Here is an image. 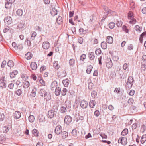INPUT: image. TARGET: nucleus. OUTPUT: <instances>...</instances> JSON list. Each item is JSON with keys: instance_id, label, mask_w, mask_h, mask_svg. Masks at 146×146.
Returning a JSON list of instances; mask_svg holds the SVG:
<instances>
[{"instance_id": "obj_1", "label": "nucleus", "mask_w": 146, "mask_h": 146, "mask_svg": "<svg viewBox=\"0 0 146 146\" xmlns=\"http://www.w3.org/2000/svg\"><path fill=\"white\" fill-rule=\"evenodd\" d=\"M39 93L41 96H44L46 100H48L50 99L51 96L50 94L46 92L44 89H40Z\"/></svg>"}, {"instance_id": "obj_2", "label": "nucleus", "mask_w": 146, "mask_h": 146, "mask_svg": "<svg viewBox=\"0 0 146 146\" xmlns=\"http://www.w3.org/2000/svg\"><path fill=\"white\" fill-rule=\"evenodd\" d=\"M72 117L69 115H66L65 116L64 121L66 124H70L72 121Z\"/></svg>"}, {"instance_id": "obj_3", "label": "nucleus", "mask_w": 146, "mask_h": 146, "mask_svg": "<svg viewBox=\"0 0 146 146\" xmlns=\"http://www.w3.org/2000/svg\"><path fill=\"white\" fill-rule=\"evenodd\" d=\"M119 143H121L123 145H125L127 143V139L126 137H123L121 139H119L118 140Z\"/></svg>"}, {"instance_id": "obj_4", "label": "nucleus", "mask_w": 146, "mask_h": 146, "mask_svg": "<svg viewBox=\"0 0 146 146\" xmlns=\"http://www.w3.org/2000/svg\"><path fill=\"white\" fill-rule=\"evenodd\" d=\"M62 127L60 125L56 127L55 129V132L57 135H59L62 132Z\"/></svg>"}, {"instance_id": "obj_5", "label": "nucleus", "mask_w": 146, "mask_h": 146, "mask_svg": "<svg viewBox=\"0 0 146 146\" xmlns=\"http://www.w3.org/2000/svg\"><path fill=\"white\" fill-rule=\"evenodd\" d=\"M4 21L5 23L10 24L12 22V19L11 17L7 16L4 18Z\"/></svg>"}, {"instance_id": "obj_6", "label": "nucleus", "mask_w": 146, "mask_h": 146, "mask_svg": "<svg viewBox=\"0 0 146 146\" xmlns=\"http://www.w3.org/2000/svg\"><path fill=\"white\" fill-rule=\"evenodd\" d=\"M88 104V102L84 100L81 101L80 102L81 107L83 109L86 108L87 107Z\"/></svg>"}, {"instance_id": "obj_7", "label": "nucleus", "mask_w": 146, "mask_h": 146, "mask_svg": "<svg viewBox=\"0 0 146 146\" xmlns=\"http://www.w3.org/2000/svg\"><path fill=\"white\" fill-rule=\"evenodd\" d=\"M113 63L110 58L108 59L107 62L106 63V66L108 68H111L112 66Z\"/></svg>"}, {"instance_id": "obj_8", "label": "nucleus", "mask_w": 146, "mask_h": 146, "mask_svg": "<svg viewBox=\"0 0 146 146\" xmlns=\"http://www.w3.org/2000/svg\"><path fill=\"white\" fill-rule=\"evenodd\" d=\"M50 46V43L48 42H44L42 44V48L45 49H48Z\"/></svg>"}, {"instance_id": "obj_9", "label": "nucleus", "mask_w": 146, "mask_h": 146, "mask_svg": "<svg viewBox=\"0 0 146 146\" xmlns=\"http://www.w3.org/2000/svg\"><path fill=\"white\" fill-rule=\"evenodd\" d=\"M66 75V72L65 70L62 71L58 73V77H65Z\"/></svg>"}, {"instance_id": "obj_10", "label": "nucleus", "mask_w": 146, "mask_h": 146, "mask_svg": "<svg viewBox=\"0 0 146 146\" xmlns=\"http://www.w3.org/2000/svg\"><path fill=\"white\" fill-rule=\"evenodd\" d=\"M56 114L54 112L51 110L49 111L48 113V118H52L54 115Z\"/></svg>"}, {"instance_id": "obj_11", "label": "nucleus", "mask_w": 146, "mask_h": 146, "mask_svg": "<svg viewBox=\"0 0 146 146\" xmlns=\"http://www.w3.org/2000/svg\"><path fill=\"white\" fill-rule=\"evenodd\" d=\"M30 66L31 69L34 70H36L37 68V65L35 62H32L30 64Z\"/></svg>"}, {"instance_id": "obj_12", "label": "nucleus", "mask_w": 146, "mask_h": 146, "mask_svg": "<svg viewBox=\"0 0 146 146\" xmlns=\"http://www.w3.org/2000/svg\"><path fill=\"white\" fill-rule=\"evenodd\" d=\"M21 116V113L20 112L17 111L14 114V117L16 119L19 118Z\"/></svg>"}, {"instance_id": "obj_13", "label": "nucleus", "mask_w": 146, "mask_h": 146, "mask_svg": "<svg viewBox=\"0 0 146 146\" xmlns=\"http://www.w3.org/2000/svg\"><path fill=\"white\" fill-rule=\"evenodd\" d=\"M18 72L17 70H14L10 74V76L11 78H13L17 74Z\"/></svg>"}, {"instance_id": "obj_14", "label": "nucleus", "mask_w": 146, "mask_h": 146, "mask_svg": "<svg viewBox=\"0 0 146 146\" xmlns=\"http://www.w3.org/2000/svg\"><path fill=\"white\" fill-rule=\"evenodd\" d=\"M106 40L108 43L112 44L113 41V38L110 36H109L107 37Z\"/></svg>"}, {"instance_id": "obj_15", "label": "nucleus", "mask_w": 146, "mask_h": 146, "mask_svg": "<svg viewBox=\"0 0 146 146\" xmlns=\"http://www.w3.org/2000/svg\"><path fill=\"white\" fill-rule=\"evenodd\" d=\"M23 87L25 88H27L30 86L29 81H25L23 82Z\"/></svg>"}, {"instance_id": "obj_16", "label": "nucleus", "mask_w": 146, "mask_h": 146, "mask_svg": "<svg viewBox=\"0 0 146 146\" xmlns=\"http://www.w3.org/2000/svg\"><path fill=\"white\" fill-rule=\"evenodd\" d=\"M38 120L40 122H43L44 121L45 118L42 114H40L38 117Z\"/></svg>"}, {"instance_id": "obj_17", "label": "nucleus", "mask_w": 146, "mask_h": 146, "mask_svg": "<svg viewBox=\"0 0 146 146\" xmlns=\"http://www.w3.org/2000/svg\"><path fill=\"white\" fill-rule=\"evenodd\" d=\"M61 92V89L60 87L56 88L55 91V93L56 96H59Z\"/></svg>"}, {"instance_id": "obj_18", "label": "nucleus", "mask_w": 146, "mask_h": 146, "mask_svg": "<svg viewBox=\"0 0 146 146\" xmlns=\"http://www.w3.org/2000/svg\"><path fill=\"white\" fill-rule=\"evenodd\" d=\"M33 56L32 54L30 52L27 53L25 55V58L27 60L31 58Z\"/></svg>"}, {"instance_id": "obj_19", "label": "nucleus", "mask_w": 146, "mask_h": 146, "mask_svg": "<svg viewBox=\"0 0 146 146\" xmlns=\"http://www.w3.org/2000/svg\"><path fill=\"white\" fill-rule=\"evenodd\" d=\"M57 86V82L56 81H54L52 83L51 85V88L52 90H53L54 88L56 87H56Z\"/></svg>"}, {"instance_id": "obj_20", "label": "nucleus", "mask_w": 146, "mask_h": 146, "mask_svg": "<svg viewBox=\"0 0 146 146\" xmlns=\"http://www.w3.org/2000/svg\"><path fill=\"white\" fill-rule=\"evenodd\" d=\"M50 13L52 16H54L57 14V9L55 8H53L50 12Z\"/></svg>"}, {"instance_id": "obj_21", "label": "nucleus", "mask_w": 146, "mask_h": 146, "mask_svg": "<svg viewBox=\"0 0 146 146\" xmlns=\"http://www.w3.org/2000/svg\"><path fill=\"white\" fill-rule=\"evenodd\" d=\"M8 125L5 126L3 128V133H7L9 131L10 128Z\"/></svg>"}, {"instance_id": "obj_22", "label": "nucleus", "mask_w": 146, "mask_h": 146, "mask_svg": "<svg viewBox=\"0 0 146 146\" xmlns=\"http://www.w3.org/2000/svg\"><path fill=\"white\" fill-rule=\"evenodd\" d=\"M62 83L65 87H67L69 84V80L67 79L63 80L62 81Z\"/></svg>"}, {"instance_id": "obj_23", "label": "nucleus", "mask_w": 146, "mask_h": 146, "mask_svg": "<svg viewBox=\"0 0 146 146\" xmlns=\"http://www.w3.org/2000/svg\"><path fill=\"white\" fill-rule=\"evenodd\" d=\"M101 47L104 49H105L107 47V44L106 42H103L101 43Z\"/></svg>"}, {"instance_id": "obj_24", "label": "nucleus", "mask_w": 146, "mask_h": 146, "mask_svg": "<svg viewBox=\"0 0 146 146\" xmlns=\"http://www.w3.org/2000/svg\"><path fill=\"white\" fill-rule=\"evenodd\" d=\"M89 57L90 60H92L95 58L94 53L93 52H91L89 54Z\"/></svg>"}, {"instance_id": "obj_25", "label": "nucleus", "mask_w": 146, "mask_h": 146, "mask_svg": "<svg viewBox=\"0 0 146 146\" xmlns=\"http://www.w3.org/2000/svg\"><path fill=\"white\" fill-rule=\"evenodd\" d=\"M11 5L12 4L7 1L5 2V7L7 9H9L11 8Z\"/></svg>"}, {"instance_id": "obj_26", "label": "nucleus", "mask_w": 146, "mask_h": 146, "mask_svg": "<svg viewBox=\"0 0 146 146\" xmlns=\"http://www.w3.org/2000/svg\"><path fill=\"white\" fill-rule=\"evenodd\" d=\"M23 11L21 9H18L16 12L17 14L19 16H21L22 15Z\"/></svg>"}, {"instance_id": "obj_27", "label": "nucleus", "mask_w": 146, "mask_h": 146, "mask_svg": "<svg viewBox=\"0 0 146 146\" xmlns=\"http://www.w3.org/2000/svg\"><path fill=\"white\" fill-rule=\"evenodd\" d=\"M92 68L93 67L92 65H89L86 71L87 73L88 74H90L91 72Z\"/></svg>"}, {"instance_id": "obj_28", "label": "nucleus", "mask_w": 146, "mask_h": 146, "mask_svg": "<svg viewBox=\"0 0 146 146\" xmlns=\"http://www.w3.org/2000/svg\"><path fill=\"white\" fill-rule=\"evenodd\" d=\"M95 101L94 100L90 101L89 103L90 107L92 108H93L95 106Z\"/></svg>"}, {"instance_id": "obj_29", "label": "nucleus", "mask_w": 146, "mask_h": 146, "mask_svg": "<svg viewBox=\"0 0 146 146\" xmlns=\"http://www.w3.org/2000/svg\"><path fill=\"white\" fill-rule=\"evenodd\" d=\"M62 137L63 139H65L68 136V133L66 131H64L61 132Z\"/></svg>"}, {"instance_id": "obj_30", "label": "nucleus", "mask_w": 146, "mask_h": 146, "mask_svg": "<svg viewBox=\"0 0 146 146\" xmlns=\"http://www.w3.org/2000/svg\"><path fill=\"white\" fill-rule=\"evenodd\" d=\"M32 134L35 136L37 137L38 136L39 133L37 130L35 129L33 130Z\"/></svg>"}, {"instance_id": "obj_31", "label": "nucleus", "mask_w": 146, "mask_h": 146, "mask_svg": "<svg viewBox=\"0 0 146 146\" xmlns=\"http://www.w3.org/2000/svg\"><path fill=\"white\" fill-rule=\"evenodd\" d=\"M37 89L35 87H34L32 89V91L31 92V95L33 97H35L36 95V92L37 91Z\"/></svg>"}, {"instance_id": "obj_32", "label": "nucleus", "mask_w": 146, "mask_h": 146, "mask_svg": "<svg viewBox=\"0 0 146 146\" xmlns=\"http://www.w3.org/2000/svg\"><path fill=\"white\" fill-rule=\"evenodd\" d=\"M14 65V63L12 60H9L7 63V65L8 66L10 67H13Z\"/></svg>"}, {"instance_id": "obj_33", "label": "nucleus", "mask_w": 146, "mask_h": 146, "mask_svg": "<svg viewBox=\"0 0 146 146\" xmlns=\"http://www.w3.org/2000/svg\"><path fill=\"white\" fill-rule=\"evenodd\" d=\"M145 141H146V135H144L142 136L141 142L142 144H143Z\"/></svg>"}, {"instance_id": "obj_34", "label": "nucleus", "mask_w": 146, "mask_h": 146, "mask_svg": "<svg viewBox=\"0 0 146 146\" xmlns=\"http://www.w3.org/2000/svg\"><path fill=\"white\" fill-rule=\"evenodd\" d=\"M146 35V32H144L142 33L140 36L139 40L141 42L143 41V37L144 36Z\"/></svg>"}, {"instance_id": "obj_35", "label": "nucleus", "mask_w": 146, "mask_h": 146, "mask_svg": "<svg viewBox=\"0 0 146 146\" xmlns=\"http://www.w3.org/2000/svg\"><path fill=\"white\" fill-rule=\"evenodd\" d=\"M60 112L63 113H64L67 111V110L66 107H62L60 109Z\"/></svg>"}, {"instance_id": "obj_36", "label": "nucleus", "mask_w": 146, "mask_h": 146, "mask_svg": "<svg viewBox=\"0 0 146 146\" xmlns=\"http://www.w3.org/2000/svg\"><path fill=\"white\" fill-rule=\"evenodd\" d=\"M128 130L127 129H124L121 132V134L123 135H125L128 133Z\"/></svg>"}, {"instance_id": "obj_37", "label": "nucleus", "mask_w": 146, "mask_h": 146, "mask_svg": "<svg viewBox=\"0 0 146 146\" xmlns=\"http://www.w3.org/2000/svg\"><path fill=\"white\" fill-rule=\"evenodd\" d=\"M58 107L56 106H53L52 110H51L52 111L55 113H57V111H58Z\"/></svg>"}, {"instance_id": "obj_38", "label": "nucleus", "mask_w": 146, "mask_h": 146, "mask_svg": "<svg viewBox=\"0 0 146 146\" xmlns=\"http://www.w3.org/2000/svg\"><path fill=\"white\" fill-rule=\"evenodd\" d=\"M56 21L58 24H61L62 21V17L61 16H59L57 19Z\"/></svg>"}, {"instance_id": "obj_39", "label": "nucleus", "mask_w": 146, "mask_h": 146, "mask_svg": "<svg viewBox=\"0 0 146 146\" xmlns=\"http://www.w3.org/2000/svg\"><path fill=\"white\" fill-rule=\"evenodd\" d=\"M37 33L35 32H33L31 34V39L32 40H34L36 36Z\"/></svg>"}, {"instance_id": "obj_40", "label": "nucleus", "mask_w": 146, "mask_h": 146, "mask_svg": "<svg viewBox=\"0 0 146 146\" xmlns=\"http://www.w3.org/2000/svg\"><path fill=\"white\" fill-rule=\"evenodd\" d=\"M29 122L32 123L35 120L34 117L33 115H31L29 117Z\"/></svg>"}, {"instance_id": "obj_41", "label": "nucleus", "mask_w": 146, "mask_h": 146, "mask_svg": "<svg viewBox=\"0 0 146 146\" xmlns=\"http://www.w3.org/2000/svg\"><path fill=\"white\" fill-rule=\"evenodd\" d=\"M127 82H129V83H132L133 84L134 82V80L133 77L131 76H129L128 78Z\"/></svg>"}, {"instance_id": "obj_42", "label": "nucleus", "mask_w": 146, "mask_h": 146, "mask_svg": "<svg viewBox=\"0 0 146 146\" xmlns=\"http://www.w3.org/2000/svg\"><path fill=\"white\" fill-rule=\"evenodd\" d=\"M6 84L4 82H0V87L3 89L5 88L6 87Z\"/></svg>"}, {"instance_id": "obj_43", "label": "nucleus", "mask_w": 146, "mask_h": 146, "mask_svg": "<svg viewBox=\"0 0 146 146\" xmlns=\"http://www.w3.org/2000/svg\"><path fill=\"white\" fill-rule=\"evenodd\" d=\"M71 134L73 136H76L77 134V131L76 129H73L71 132Z\"/></svg>"}, {"instance_id": "obj_44", "label": "nucleus", "mask_w": 146, "mask_h": 146, "mask_svg": "<svg viewBox=\"0 0 146 146\" xmlns=\"http://www.w3.org/2000/svg\"><path fill=\"white\" fill-rule=\"evenodd\" d=\"M104 9L105 11V12L104 13H111V10L109 9H108L107 7L106 6H104Z\"/></svg>"}, {"instance_id": "obj_45", "label": "nucleus", "mask_w": 146, "mask_h": 146, "mask_svg": "<svg viewBox=\"0 0 146 146\" xmlns=\"http://www.w3.org/2000/svg\"><path fill=\"white\" fill-rule=\"evenodd\" d=\"M15 93L18 96H19L22 93V91L21 89H18L17 91L15 92Z\"/></svg>"}, {"instance_id": "obj_46", "label": "nucleus", "mask_w": 146, "mask_h": 146, "mask_svg": "<svg viewBox=\"0 0 146 146\" xmlns=\"http://www.w3.org/2000/svg\"><path fill=\"white\" fill-rule=\"evenodd\" d=\"M115 24L113 22H110L109 24V27L110 29H113L115 26Z\"/></svg>"}, {"instance_id": "obj_47", "label": "nucleus", "mask_w": 146, "mask_h": 146, "mask_svg": "<svg viewBox=\"0 0 146 146\" xmlns=\"http://www.w3.org/2000/svg\"><path fill=\"white\" fill-rule=\"evenodd\" d=\"M96 54L97 55H98L101 53V51L100 49H97L95 51Z\"/></svg>"}, {"instance_id": "obj_48", "label": "nucleus", "mask_w": 146, "mask_h": 146, "mask_svg": "<svg viewBox=\"0 0 146 146\" xmlns=\"http://www.w3.org/2000/svg\"><path fill=\"white\" fill-rule=\"evenodd\" d=\"M67 92V90L65 88H63L62 91L61 92L62 95L63 96H65L66 95Z\"/></svg>"}, {"instance_id": "obj_49", "label": "nucleus", "mask_w": 146, "mask_h": 146, "mask_svg": "<svg viewBox=\"0 0 146 146\" xmlns=\"http://www.w3.org/2000/svg\"><path fill=\"white\" fill-rule=\"evenodd\" d=\"M5 116L4 114L3 113H0V121H3L4 119Z\"/></svg>"}, {"instance_id": "obj_50", "label": "nucleus", "mask_w": 146, "mask_h": 146, "mask_svg": "<svg viewBox=\"0 0 146 146\" xmlns=\"http://www.w3.org/2000/svg\"><path fill=\"white\" fill-rule=\"evenodd\" d=\"M24 24L21 23L19 24L17 26L18 29H21L24 28Z\"/></svg>"}, {"instance_id": "obj_51", "label": "nucleus", "mask_w": 146, "mask_h": 146, "mask_svg": "<svg viewBox=\"0 0 146 146\" xmlns=\"http://www.w3.org/2000/svg\"><path fill=\"white\" fill-rule=\"evenodd\" d=\"M75 61L74 59H72L70 60L69 64L70 66H73L74 64Z\"/></svg>"}, {"instance_id": "obj_52", "label": "nucleus", "mask_w": 146, "mask_h": 146, "mask_svg": "<svg viewBox=\"0 0 146 146\" xmlns=\"http://www.w3.org/2000/svg\"><path fill=\"white\" fill-rule=\"evenodd\" d=\"M136 22V19L134 18H132L131 19V20L130 21L129 23L131 24H134Z\"/></svg>"}, {"instance_id": "obj_53", "label": "nucleus", "mask_w": 146, "mask_h": 146, "mask_svg": "<svg viewBox=\"0 0 146 146\" xmlns=\"http://www.w3.org/2000/svg\"><path fill=\"white\" fill-rule=\"evenodd\" d=\"M133 102L134 100L132 98H129L128 101V103L130 105H132L133 104Z\"/></svg>"}, {"instance_id": "obj_54", "label": "nucleus", "mask_w": 146, "mask_h": 146, "mask_svg": "<svg viewBox=\"0 0 146 146\" xmlns=\"http://www.w3.org/2000/svg\"><path fill=\"white\" fill-rule=\"evenodd\" d=\"M86 58V55L85 54H83L80 56V60L82 61H84Z\"/></svg>"}, {"instance_id": "obj_55", "label": "nucleus", "mask_w": 146, "mask_h": 146, "mask_svg": "<svg viewBox=\"0 0 146 146\" xmlns=\"http://www.w3.org/2000/svg\"><path fill=\"white\" fill-rule=\"evenodd\" d=\"M100 135L102 137V138L106 139L107 138V136L105 134L101 133H100Z\"/></svg>"}, {"instance_id": "obj_56", "label": "nucleus", "mask_w": 146, "mask_h": 146, "mask_svg": "<svg viewBox=\"0 0 146 146\" xmlns=\"http://www.w3.org/2000/svg\"><path fill=\"white\" fill-rule=\"evenodd\" d=\"M120 91V88L119 87L116 88L114 90L115 92H117V93H119Z\"/></svg>"}, {"instance_id": "obj_57", "label": "nucleus", "mask_w": 146, "mask_h": 146, "mask_svg": "<svg viewBox=\"0 0 146 146\" xmlns=\"http://www.w3.org/2000/svg\"><path fill=\"white\" fill-rule=\"evenodd\" d=\"M116 24L118 27H121L122 25V22L121 21H118Z\"/></svg>"}, {"instance_id": "obj_58", "label": "nucleus", "mask_w": 146, "mask_h": 146, "mask_svg": "<svg viewBox=\"0 0 146 146\" xmlns=\"http://www.w3.org/2000/svg\"><path fill=\"white\" fill-rule=\"evenodd\" d=\"M100 112L98 110H96L94 112V115L96 117L100 115Z\"/></svg>"}, {"instance_id": "obj_59", "label": "nucleus", "mask_w": 146, "mask_h": 146, "mask_svg": "<svg viewBox=\"0 0 146 146\" xmlns=\"http://www.w3.org/2000/svg\"><path fill=\"white\" fill-rule=\"evenodd\" d=\"M14 84L13 83H11L9 84L8 85V87L10 89H13L14 87Z\"/></svg>"}, {"instance_id": "obj_60", "label": "nucleus", "mask_w": 146, "mask_h": 146, "mask_svg": "<svg viewBox=\"0 0 146 146\" xmlns=\"http://www.w3.org/2000/svg\"><path fill=\"white\" fill-rule=\"evenodd\" d=\"M122 29L123 30L125 31L126 33L128 32V29L127 28V27L126 26L124 25L122 27Z\"/></svg>"}, {"instance_id": "obj_61", "label": "nucleus", "mask_w": 146, "mask_h": 146, "mask_svg": "<svg viewBox=\"0 0 146 146\" xmlns=\"http://www.w3.org/2000/svg\"><path fill=\"white\" fill-rule=\"evenodd\" d=\"M92 96V97L94 98L96 95V93L95 91H93L91 93Z\"/></svg>"}, {"instance_id": "obj_62", "label": "nucleus", "mask_w": 146, "mask_h": 146, "mask_svg": "<svg viewBox=\"0 0 146 146\" xmlns=\"http://www.w3.org/2000/svg\"><path fill=\"white\" fill-rule=\"evenodd\" d=\"M6 64V61H5V60L3 61L2 63V64H1V67L2 68H4L5 67Z\"/></svg>"}, {"instance_id": "obj_63", "label": "nucleus", "mask_w": 146, "mask_h": 146, "mask_svg": "<svg viewBox=\"0 0 146 146\" xmlns=\"http://www.w3.org/2000/svg\"><path fill=\"white\" fill-rule=\"evenodd\" d=\"M133 45L132 44H130L129 45L128 47V49L129 50H133Z\"/></svg>"}, {"instance_id": "obj_64", "label": "nucleus", "mask_w": 146, "mask_h": 146, "mask_svg": "<svg viewBox=\"0 0 146 146\" xmlns=\"http://www.w3.org/2000/svg\"><path fill=\"white\" fill-rule=\"evenodd\" d=\"M46 69V67L45 66H42L40 68V72H42Z\"/></svg>"}]
</instances>
